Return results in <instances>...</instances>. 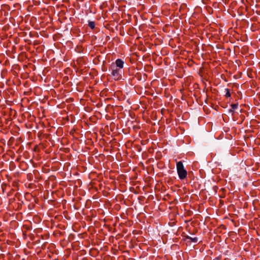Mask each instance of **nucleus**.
<instances>
[{
    "label": "nucleus",
    "mask_w": 260,
    "mask_h": 260,
    "mask_svg": "<svg viewBox=\"0 0 260 260\" xmlns=\"http://www.w3.org/2000/svg\"><path fill=\"white\" fill-rule=\"evenodd\" d=\"M231 106L233 109H235L237 108L238 105L237 104H232Z\"/></svg>",
    "instance_id": "obj_6"
},
{
    "label": "nucleus",
    "mask_w": 260,
    "mask_h": 260,
    "mask_svg": "<svg viewBox=\"0 0 260 260\" xmlns=\"http://www.w3.org/2000/svg\"><path fill=\"white\" fill-rule=\"evenodd\" d=\"M124 62L121 59H117L115 62L111 64L110 71L112 78L115 80H118L121 78L122 68Z\"/></svg>",
    "instance_id": "obj_1"
},
{
    "label": "nucleus",
    "mask_w": 260,
    "mask_h": 260,
    "mask_svg": "<svg viewBox=\"0 0 260 260\" xmlns=\"http://www.w3.org/2000/svg\"><path fill=\"white\" fill-rule=\"evenodd\" d=\"M176 168L179 179L183 180L186 178L187 173L186 170L184 169L182 161H180L177 162Z\"/></svg>",
    "instance_id": "obj_2"
},
{
    "label": "nucleus",
    "mask_w": 260,
    "mask_h": 260,
    "mask_svg": "<svg viewBox=\"0 0 260 260\" xmlns=\"http://www.w3.org/2000/svg\"><path fill=\"white\" fill-rule=\"evenodd\" d=\"M187 239H190L192 242H194V243L197 242V241H198V238L196 237L191 238L190 237H187Z\"/></svg>",
    "instance_id": "obj_4"
},
{
    "label": "nucleus",
    "mask_w": 260,
    "mask_h": 260,
    "mask_svg": "<svg viewBox=\"0 0 260 260\" xmlns=\"http://www.w3.org/2000/svg\"><path fill=\"white\" fill-rule=\"evenodd\" d=\"M88 26L93 29L95 27V22L94 21H89L88 23Z\"/></svg>",
    "instance_id": "obj_3"
},
{
    "label": "nucleus",
    "mask_w": 260,
    "mask_h": 260,
    "mask_svg": "<svg viewBox=\"0 0 260 260\" xmlns=\"http://www.w3.org/2000/svg\"><path fill=\"white\" fill-rule=\"evenodd\" d=\"M225 91H226V93H225V96L227 98L230 97L231 96L230 90H229V89L226 88V89H225Z\"/></svg>",
    "instance_id": "obj_5"
}]
</instances>
